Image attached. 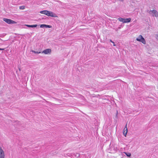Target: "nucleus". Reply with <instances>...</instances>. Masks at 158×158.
Segmentation results:
<instances>
[{
    "label": "nucleus",
    "mask_w": 158,
    "mask_h": 158,
    "mask_svg": "<svg viewBox=\"0 0 158 158\" xmlns=\"http://www.w3.org/2000/svg\"><path fill=\"white\" fill-rule=\"evenodd\" d=\"M112 43L113 44V46H116V45H115V43H114V42L113 41Z\"/></svg>",
    "instance_id": "f3484780"
},
{
    "label": "nucleus",
    "mask_w": 158,
    "mask_h": 158,
    "mask_svg": "<svg viewBox=\"0 0 158 158\" xmlns=\"http://www.w3.org/2000/svg\"><path fill=\"white\" fill-rule=\"evenodd\" d=\"M46 11L47 12H46V15H47V16H51L52 17H57V16L52 11H48V10H46Z\"/></svg>",
    "instance_id": "20e7f679"
},
{
    "label": "nucleus",
    "mask_w": 158,
    "mask_h": 158,
    "mask_svg": "<svg viewBox=\"0 0 158 158\" xmlns=\"http://www.w3.org/2000/svg\"><path fill=\"white\" fill-rule=\"evenodd\" d=\"M31 51L35 53L36 54H40L41 53L40 52H36L33 50H31Z\"/></svg>",
    "instance_id": "ddd939ff"
},
{
    "label": "nucleus",
    "mask_w": 158,
    "mask_h": 158,
    "mask_svg": "<svg viewBox=\"0 0 158 158\" xmlns=\"http://www.w3.org/2000/svg\"><path fill=\"white\" fill-rule=\"evenodd\" d=\"M4 49L3 48H0V50H4Z\"/></svg>",
    "instance_id": "6ab92c4d"
},
{
    "label": "nucleus",
    "mask_w": 158,
    "mask_h": 158,
    "mask_svg": "<svg viewBox=\"0 0 158 158\" xmlns=\"http://www.w3.org/2000/svg\"><path fill=\"white\" fill-rule=\"evenodd\" d=\"M3 20L4 21L8 24H15L17 23L15 22V21L8 19L3 18Z\"/></svg>",
    "instance_id": "39448f33"
},
{
    "label": "nucleus",
    "mask_w": 158,
    "mask_h": 158,
    "mask_svg": "<svg viewBox=\"0 0 158 158\" xmlns=\"http://www.w3.org/2000/svg\"><path fill=\"white\" fill-rule=\"evenodd\" d=\"M52 50L51 49H46L43 50L41 53L45 55H50L51 53Z\"/></svg>",
    "instance_id": "423d86ee"
},
{
    "label": "nucleus",
    "mask_w": 158,
    "mask_h": 158,
    "mask_svg": "<svg viewBox=\"0 0 158 158\" xmlns=\"http://www.w3.org/2000/svg\"><path fill=\"white\" fill-rule=\"evenodd\" d=\"M124 153H125L127 156L130 157L131 156V153L129 152H124Z\"/></svg>",
    "instance_id": "9b49d317"
},
{
    "label": "nucleus",
    "mask_w": 158,
    "mask_h": 158,
    "mask_svg": "<svg viewBox=\"0 0 158 158\" xmlns=\"http://www.w3.org/2000/svg\"><path fill=\"white\" fill-rule=\"evenodd\" d=\"M136 40L144 44H146V42L145 40L141 35H139L136 38Z\"/></svg>",
    "instance_id": "f257e3e1"
},
{
    "label": "nucleus",
    "mask_w": 158,
    "mask_h": 158,
    "mask_svg": "<svg viewBox=\"0 0 158 158\" xmlns=\"http://www.w3.org/2000/svg\"><path fill=\"white\" fill-rule=\"evenodd\" d=\"M5 154L3 150L0 146V158H5Z\"/></svg>",
    "instance_id": "0eeeda50"
},
{
    "label": "nucleus",
    "mask_w": 158,
    "mask_h": 158,
    "mask_svg": "<svg viewBox=\"0 0 158 158\" xmlns=\"http://www.w3.org/2000/svg\"><path fill=\"white\" fill-rule=\"evenodd\" d=\"M110 41L111 42V43H112V42H113V41L111 40H110Z\"/></svg>",
    "instance_id": "a211bd4d"
},
{
    "label": "nucleus",
    "mask_w": 158,
    "mask_h": 158,
    "mask_svg": "<svg viewBox=\"0 0 158 158\" xmlns=\"http://www.w3.org/2000/svg\"><path fill=\"white\" fill-rule=\"evenodd\" d=\"M149 13L150 14L152 15V16H155L156 17H158V12L156 10H150L149 11Z\"/></svg>",
    "instance_id": "7ed1b4c3"
},
{
    "label": "nucleus",
    "mask_w": 158,
    "mask_h": 158,
    "mask_svg": "<svg viewBox=\"0 0 158 158\" xmlns=\"http://www.w3.org/2000/svg\"><path fill=\"white\" fill-rule=\"evenodd\" d=\"M40 27L41 28H43L44 27H45L46 28H51L52 26L50 25H47L46 24H41L40 25Z\"/></svg>",
    "instance_id": "1a4fd4ad"
},
{
    "label": "nucleus",
    "mask_w": 158,
    "mask_h": 158,
    "mask_svg": "<svg viewBox=\"0 0 158 158\" xmlns=\"http://www.w3.org/2000/svg\"><path fill=\"white\" fill-rule=\"evenodd\" d=\"M19 71H21V69H20V68H19Z\"/></svg>",
    "instance_id": "aec40b11"
},
{
    "label": "nucleus",
    "mask_w": 158,
    "mask_h": 158,
    "mask_svg": "<svg viewBox=\"0 0 158 158\" xmlns=\"http://www.w3.org/2000/svg\"><path fill=\"white\" fill-rule=\"evenodd\" d=\"M46 12H47L46 10H44L40 11V13L41 14L45 15Z\"/></svg>",
    "instance_id": "f8f14e48"
},
{
    "label": "nucleus",
    "mask_w": 158,
    "mask_h": 158,
    "mask_svg": "<svg viewBox=\"0 0 158 158\" xmlns=\"http://www.w3.org/2000/svg\"><path fill=\"white\" fill-rule=\"evenodd\" d=\"M156 37L157 40H158V34L156 35Z\"/></svg>",
    "instance_id": "dca6fc26"
},
{
    "label": "nucleus",
    "mask_w": 158,
    "mask_h": 158,
    "mask_svg": "<svg viewBox=\"0 0 158 158\" xmlns=\"http://www.w3.org/2000/svg\"><path fill=\"white\" fill-rule=\"evenodd\" d=\"M25 25L29 27H36L37 26V24H35L33 25Z\"/></svg>",
    "instance_id": "9d476101"
},
{
    "label": "nucleus",
    "mask_w": 158,
    "mask_h": 158,
    "mask_svg": "<svg viewBox=\"0 0 158 158\" xmlns=\"http://www.w3.org/2000/svg\"><path fill=\"white\" fill-rule=\"evenodd\" d=\"M118 20L122 22L123 23H127L130 22L131 20V18H127L125 19L122 18H119L118 19Z\"/></svg>",
    "instance_id": "f03ea898"
},
{
    "label": "nucleus",
    "mask_w": 158,
    "mask_h": 158,
    "mask_svg": "<svg viewBox=\"0 0 158 158\" xmlns=\"http://www.w3.org/2000/svg\"><path fill=\"white\" fill-rule=\"evenodd\" d=\"M127 124H126V126L124 128L123 130V134L125 136H126V135L127 132Z\"/></svg>",
    "instance_id": "6e6552de"
},
{
    "label": "nucleus",
    "mask_w": 158,
    "mask_h": 158,
    "mask_svg": "<svg viewBox=\"0 0 158 158\" xmlns=\"http://www.w3.org/2000/svg\"><path fill=\"white\" fill-rule=\"evenodd\" d=\"M19 8L20 10H24L25 9V6H19Z\"/></svg>",
    "instance_id": "4468645a"
},
{
    "label": "nucleus",
    "mask_w": 158,
    "mask_h": 158,
    "mask_svg": "<svg viewBox=\"0 0 158 158\" xmlns=\"http://www.w3.org/2000/svg\"><path fill=\"white\" fill-rule=\"evenodd\" d=\"M118 111H116V118H118Z\"/></svg>",
    "instance_id": "2eb2a0df"
}]
</instances>
